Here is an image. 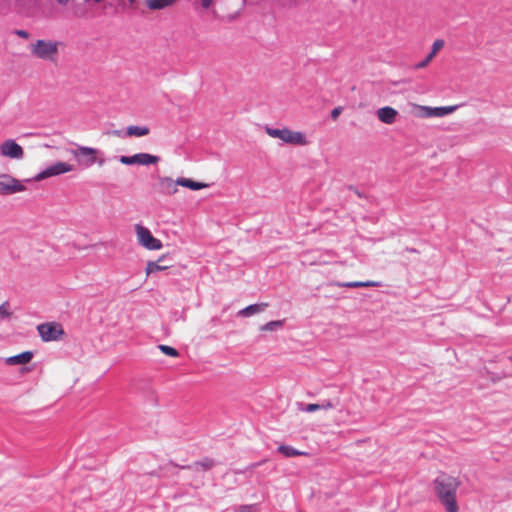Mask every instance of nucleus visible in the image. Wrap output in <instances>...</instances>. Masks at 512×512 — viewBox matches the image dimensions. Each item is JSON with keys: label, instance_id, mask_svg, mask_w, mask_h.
Masks as SVG:
<instances>
[{"label": "nucleus", "instance_id": "f3484780", "mask_svg": "<svg viewBox=\"0 0 512 512\" xmlns=\"http://www.w3.org/2000/svg\"><path fill=\"white\" fill-rule=\"evenodd\" d=\"M177 0H145L146 6L150 10H161L173 6Z\"/></svg>", "mask_w": 512, "mask_h": 512}, {"label": "nucleus", "instance_id": "dca6fc26", "mask_svg": "<svg viewBox=\"0 0 512 512\" xmlns=\"http://www.w3.org/2000/svg\"><path fill=\"white\" fill-rule=\"evenodd\" d=\"M135 161L138 165L148 166L157 164L160 161V158L148 153H137Z\"/></svg>", "mask_w": 512, "mask_h": 512}, {"label": "nucleus", "instance_id": "0eeeda50", "mask_svg": "<svg viewBox=\"0 0 512 512\" xmlns=\"http://www.w3.org/2000/svg\"><path fill=\"white\" fill-rule=\"evenodd\" d=\"M41 339L45 342L59 340L64 334L62 325L56 322L43 323L37 326Z\"/></svg>", "mask_w": 512, "mask_h": 512}, {"label": "nucleus", "instance_id": "c756f323", "mask_svg": "<svg viewBox=\"0 0 512 512\" xmlns=\"http://www.w3.org/2000/svg\"><path fill=\"white\" fill-rule=\"evenodd\" d=\"M16 35H18L21 38L28 39L30 34L26 30H16Z\"/></svg>", "mask_w": 512, "mask_h": 512}, {"label": "nucleus", "instance_id": "412c9836", "mask_svg": "<svg viewBox=\"0 0 512 512\" xmlns=\"http://www.w3.org/2000/svg\"><path fill=\"white\" fill-rule=\"evenodd\" d=\"M278 452L283 454L285 457H295V456L304 454L303 452H300V451L296 450L295 448H293L291 446H287V445H280L278 447Z\"/></svg>", "mask_w": 512, "mask_h": 512}, {"label": "nucleus", "instance_id": "9b49d317", "mask_svg": "<svg viewBox=\"0 0 512 512\" xmlns=\"http://www.w3.org/2000/svg\"><path fill=\"white\" fill-rule=\"evenodd\" d=\"M0 154L3 157L20 160L24 157V150L13 139H6L0 144Z\"/></svg>", "mask_w": 512, "mask_h": 512}, {"label": "nucleus", "instance_id": "2eb2a0df", "mask_svg": "<svg viewBox=\"0 0 512 512\" xmlns=\"http://www.w3.org/2000/svg\"><path fill=\"white\" fill-rule=\"evenodd\" d=\"M268 307V303L252 304L238 312L239 315L249 317L257 313L263 312Z\"/></svg>", "mask_w": 512, "mask_h": 512}, {"label": "nucleus", "instance_id": "a878e982", "mask_svg": "<svg viewBox=\"0 0 512 512\" xmlns=\"http://www.w3.org/2000/svg\"><path fill=\"white\" fill-rule=\"evenodd\" d=\"M304 411L306 412H314V411H317V410H320V404L319 403H310L308 405H306V407L303 409Z\"/></svg>", "mask_w": 512, "mask_h": 512}, {"label": "nucleus", "instance_id": "a211bd4d", "mask_svg": "<svg viewBox=\"0 0 512 512\" xmlns=\"http://www.w3.org/2000/svg\"><path fill=\"white\" fill-rule=\"evenodd\" d=\"M334 285H336L338 287L361 288V287H376L379 285V283L375 282V281H353V282H336Z\"/></svg>", "mask_w": 512, "mask_h": 512}, {"label": "nucleus", "instance_id": "cd10ccee", "mask_svg": "<svg viewBox=\"0 0 512 512\" xmlns=\"http://www.w3.org/2000/svg\"><path fill=\"white\" fill-rule=\"evenodd\" d=\"M236 512H257V510L251 505H244L239 507Z\"/></svg>", "mask_w": 512, "mask_h": 512}, {"label": "nucleus", "instance_id": "c85d7f7f", "mask_svg": "<svg viewBox=\"0 0 512 512\" xmlns=\"http://www.w3.org/2000/svg\"><path fill=\"white\" fill-rule=\"evenodd\" d=\"M342 113V107L338 106V107H335L332 111H331V118L333 120H337V118L339 117V115Z\"/></svg>", "mask_w": 512, "mask_h": 512}, {"label": "nucleus", "instance_id": "f8f14e48", "mask_svg": "<svg viewBox=\"0 0 512 512\" xmlns=\"http://www.w3.org/2000/svg\"><path fill=\"white\" fill-rule=\"evenodd\" d=\"M377 118L380 122L392 125L396 122L398 111L390 106L381 107L376 112Z\"/></svg>", "mask_w": 512, "mask_h": 512}, {"label": "nucleus", "instance_id": "7c9ffc66", "mask_svg": "<svg viewBox=\"0 0 512 512\" xmlns=\"http://www.w3.org/2000/svg\"><path fill=\"white\" fill-rule=\"evenodd\" d=\"M214 2V0H201V4L203 6V8L205 9H208L212 3Z\"/></svg>", "mask_w": 512, "mask_h": 512}, {"label": "nucleus", "instance_id": "9d476101", "mask_svg": "<svg viewBox=\"0 0 512 512\" xmlns=\"http://www.w3.org/2000/svg\"><path fill=\"white\" fill-rule=\"evenodd\" d=\"M25 190V186L16 178L8 174H0V194L10 195Z\"/></svg>", "mask_w": 512, "mask_h": 512}, {"label": "nucleus", "instance_id": "bb28decb", "mask_svg": "<svg viewBox=\"0 0 512 512\" xmlns=\"http://www.w3.org/2000/svg\"><path fill=\"white\" fill-rule=\"evenodd\" d=\"M319 404H320V410H330V409L334 408V404L330 400H324L322 403H319Z\"/></svg>", "mask_w": 512, "mask_h": 512}, {"label": "nucleus", "instance_id": "f03ea898", "mask_svg": "<svg viewBox=\"0 0 512 512\" xmlns=\"http://www.w3.org/2000/svg\"><path fill=\"white\" fill-rule=\"evenodd\" d=\"M163 192L167 195H174L178 192V186L188 188L190 190H200L208 187L207 183L197 182L189 178L178 177L173 179L169 176H162L158 179Z\"/></svg>", "mask_w": 512, "mask_h": 512}, {"label": "nucleus", "instance_id": "6ab92c4d", "mask_svg": "<svg viewBox=\"0 0 512 512\" xmlns=\"http://www.w3.org/2000/svg\"><path fill=\"white\" fill-rule=\"evenodd\" d=\"M150 133L147 126L130 125L126 129V135L129 137H144Z\"/></svg>", "mask_w": 512, "mask_h": 512}, {"label": "nucleus", "instance_id": "39448f33", "mask_svg": "<svg viewBox=\"0 0 512 512\" xmlns=\"http://www.w3.org/2000/svg\"><path fill=\"white\" fill-rule=\"evenodd\" d=\"M70 153L77 159L80 165L85 167H90L94 164L102 166L104 164V159L99 157L100 151L93 147L79 146L77 149L71 150Z\"/></svg>", "mask_w": 512, "mask_h": 512}, {"label": "nucleus", "instance_id": "5701e85b", "mask_svg": "<svg viewBox=\"0 0 512 512\" xmlns=\"http://www.w3.org/2000/svg\"><path fill=\"white\" fill-rule=\"evenodd\" d=\"M158 348L162 353H164L165 355H168L170 357H178L179 356V352L171 346L162 344V345H159Z\"/></svg>", "mask_w": 512, "mask_h": 512}, {"label": "nucleus", "instance_id": "b1692460", "mask_svg": "<svg viewBox=\"0 0 512 512\" xmlns=\"http://www.w3.org/2000/svg\"><path fill=\"white\" fill-rule=\"evenodd\" d=\"M12 316L9 302H4L0 305V318L8 319Z\"/></svg>", "mask_w": 512, "mask_h": 512}, {"label": "nucleus", "instance_id": "7ed1b4c3", "mask_svg": "<svg viewBox=\"0 0 512 512\" xmlns=\"http://www.w3.org/2000/svg\"><path fill=\"white\" fill-rule=\"evenodd\" d=\"M59 46L58 41L38 39L30 44L29 49L35 58L55 62L59 54Z\"/></svg>", "mask_w": 512, "mask_h": 512}, {"label": "nucleus", "instance_id": "6e6552de", "mask_svg": "<svg viewBox=\"0 0 512 512\" xmlns=\"http://www.w3.org/2000/svg\"><path fill=\"white\" fill-rule=\"evenodd\" d=\"M417 109L416 116L419 118L444 117L453 113L457 106L429 107L425 105H414Z\"/></svg>", "mask_w": 512, "mask_h": 512}, {"label": "nucleus", "instance_id": "473e14b6", "mask_svg": "<svg viewBox=\"0 0 512 512\" xmlns=\"http://www.w3.org/2000/svg\"><path fill=\"white\" fill-rule=\"evenodd\" d=\"M72 0H55V2L57 4H59L60 6H66L68 5Z\"/></svg>", "mask_w": 512, "mask_h": 512}, {"label": "nucleus", "instance_id": "2f4dec72", "mask_svg": "<svg viewBox=\"0 0 512 512\" xmlns=\"http://www.w3.org/2000/svg\"><path fill=\"white\" fill-rule=\"evenodd\" d=\"M198 465H201L204 469H209L213 466V462L208 461L207 463H198Z\"/></svg>", "mask_w": 512, "mask_h": 512}, {"label": "nucleus", "instance_id": "c9c22d12", "mask_svg": "<svg viewBox=\"0 0 512 512\" xmlns=\"http://www.w3.org/2000/svg\"><path fill=\"white\" fill-rule=\"evenodd\" d=\"M510 361L512 362V356L510 357Z\"/></svg>", "mask_w": 512, "mask_h": 512}, {"label": "nucleus", "instance_id": "393cba45", "mask_svg": "<svg viewBox=\"0 0 512 512\" xmlns=\"http://www.w3.org/2000/svg\"><path fill=\"white\" fill-rule=\"evenodd\" d=\"M135 160H136V154H134L133 156H121L119 159V161L125 165L136 164Z\"/></svg>", "mask_w": 512, "mask_h": 512}, {"label": "nucleus", "instance_id": "f704fd0d", "mask_svg": "<svg viewBox=\"0 0 512 512\" xmlns=\"http://www.w3.org/2000/svg\"><path fill=\"white\" fill-rule=\"evenodd\" d=\"M130 4H134L136 0H128Z\"/></svg>", "mask_w": 512, "mask_h": 512}, {"label": "nucleus", "instance_id": "1a4fd4ad", "mask_svg": "<svg viewBox=\"0 0 512 512\" xmlns=\"http://www.w3.org/2000/svg\"><path fill=\"white\" fill-rule=\"evenodd\" d=\"M75 170L73 164L67 162H56L47 167L42 172L38 173L35 177V181H42L49 177H54L62 174H66Z\"/></svg>", "mask_w": 512, "mask_h": 512}, {"label": "nucleus", "instance_id": "aec40b11", "mask_svg": "<svg viewBox=\"0 0 512 512\" xmlns=\"http://www.w3.org/2000/svg\"><path fill=\"white\" fill-rule=\"evenodd\" d=\"M164 258H165V255H162L158 258V260L156 262H154V261L147 262V265L145 268L146 276H149L158 271H164V270L168 269V266L159 264Z\"/></svg>", "mask_w": 512, "mask_h": 512}, {"label": "nucleus", "instance_id": "ddd939ff", "mask_svg": "<svg viewBox=\"0 0 512 512\" xmlns=\"http://www.w3.org/2000/svg\"><path fill=\"white\" fill-rule=\"evenodd\" d=\"M444 47V41L442 39H437L433 42L432 44V50L431 52L427 55V57L417 63L415 65V68L417 69H422V68H425L432 60L433 58L437 55V53Z\"/></svg>", "mask_w": 512, "mask_h": 512}, {"label": "nucleus", "instance_id": "4468645a", "mask_svg": "<svg viewBox=\"0 0 512 512\" xmlns=\"http://www.w3.org/2000/svg\"><path fill=\"white\" fill-rule=\"evenodd\" d=\"M33 358V353L30 351H24L18 355L8 357L6 363L8 365H24L29 363Z\"/></svg>", "mask_w": 512, "mask_h": 512}, {"label": "nucleus", "instance_id": "f257e3e1", "mask_svg": "<svg viewBox=\"0 0 512 512\" xmlns=\"http://www.w3.org/2000/svg\"><path fill=\"white\" fill-rule=\"evenodd\" d=\"M460 486L458 478L441 474L434 480V490L447 512H457L456 492Z\"/></svg>", "mask_w": 512, "mask_h": 512}, {"label": "nucleus", "instance_id": "72a5a7b5", "mask_svg": "<svg viewBox=\"0 0 512 512\" xmlns=\"http://www.w3.org/2000/svg\"><path fill=\"white\" fill-rule=\"evenodd\" d=\"M93 1L98 4V3L103 2L104 0H93Z\"/></svg>", "mask_w": 512, "mask_h": 512}, {"label": "nucleus", "instance_id": "4be33fe9", "mask_svg": "<svg viewBox=\"0 0 512 512\" xmlns=\"http://www.w3.org/2000/svg\"><path fill=\"white\" fill-rule=\"evenodd\" d=\"M283 324H284L283 320L271 321V322H268L265 325L261 326L260 330L261 331H273V330H276L277 328L282 327Z\"/></svg>", "mask_w": 512, "mask_h": 512}, {"label": "nucleus", "instance_id": "20e7f679", "mask_svg": "<svg viewBox=\"0 0 512 512\" xmlns=\"http://www.w3.org/2000/svg\"><path fill=\"white\" fill-rule=\"evenodd\" d=\"M265 132L268 136L272 138H277L284 142L285 144L294 145V146H307L310 141L307 136L301 131H294L289 128H271L266 127Z\"/></svg>", "mask_w": 512, "mask_h": 512}, {"label": "nucleus", "instance_id": "423d86ee", "mask_svg": "<svg viewBox=\"0 0 512 512\" xmlns=\"http://www.w3.org/2000/svg\"><path fill=\"white\" fill-rule=\"evenodd\" d=\"M134 231L137 242L147 250H160L163 247L161 240L155 238L151 231L142 224H135Z\"/></svg>", "mask_w": 512, "mask_h": 512}]
</instances>
